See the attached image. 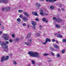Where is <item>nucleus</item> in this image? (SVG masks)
Here are the masks:
<instances>
[{
  "label": "nucleus",
  "instance_id": "13",
  "mask_svg": "<svg viewBox=\"0 0 66 66\" xmlns=\"http://www.w3.org/2000/svg\"><path fill=\"white\" fill-rule=\"evenodd\" d=\"M41 12L40 13V15H42V16H44V13L43 12V10H40Z\"/></svg>",
  "mask_w": 66,
  "mask_h": 66
},
{
  "label": "nucleus",
  "instance_id": "47",
  "mask_svg": "<svg viewBox=\"0 0 66 66\" xmlns=\"http://www.w3.org/2000/svg\"><path fill=\"white\" fill-rule=\"evenodd\" d=\"M12 36L13 37V38H14L15 37V36H14V34H13L12 35Z\"/></svg>",
  "mask_w": 66,
  "mask_h": 66
},
{
  "label": "nucleus",
  "instance_id": "19",
  "mask_svg": "<svg viewBox=\"0 0 66 66\" xmlns=\"http://www.w3.org/2000/svg\"><path fill=\"white\" fill-rule=\"evenodd\" d=\"M56 56L57 57V58H59L61 57V55H60L59 54H57Z\"/></svg>",
  "mask_w": 66,
  "mask_h": 66
},
{
  "label": "nucleus",
  "instance_id": "62",
  "mask_svg": "<svg viewBox=\"0 0 66 66\" xmlns=\"http://www.w3.org/2000/svg\"><path fill=\"white\" fill-rule=\"evenodd\" d=\"M46 1H47V2H48L49 0H46Z\"/></svg>",
  "mask_w": 66,
  "mask_h": 66
},
{
  "label": "nucleus",
  "instance_id": "30",
  "mask_svg": "<svg viewBox=\"0 0 66 66\" xmlns=\"http://www.w3.org/2000/svg\"><path fill=\"white\" fill-rule=\"evenodd\" d=\"M46 18H43L42 19V20L43 21H46Z\"/></svg>",
  "mask_w": 66,
  "mask_h": 66
},
{
  "label": "nucleus",
  "instance_id": "52",
  "mask_svg": "<svg viewBox=\"0 0 66 66\" xmlns=\"http://www.w3.org/2000/svg\"><path fill=\"white\" fill-rule=\"evenodd\" d=\"M36 21H38V20H39V19H36Z\"/></svg>",
  "mask_w": 66,
  "mask_h": 66
},
{
  "label": "nucleus",
  "instance_id": "37",
  "mask_svg": "<svg viewBox=\"0 0 66 66\" xmlns=\"http://www.w3.org/2000/svg\"><path fill=\"white\" fill-rule=\"evenodd\" d=\"M13 64H15V65H16V64L17 63H16V62L15 61H13Z\"/></svg>",
  "mask_w": 66,
  "mask_h": 66
},
{
  "label": "nucleus",
  "instance_id": "48",
  "mask_svg": "<svg viewBox=\"0 0 66 66\" xmlns=\"http://www.w3.org/2000/svg\"><path fill=\"white\" fill-rule=\"evenodd\" d=\"M52 42H55V39H53L52 40Z\"/></svg>",
  "mask_w": 66,
  "mask_h": 66
},
{
  "label": "nucleus",
  "instance_id": "9",
  "mask_svg": "<svg viewBox=\"0 0 66 66\" xmlns=\"http://www.w3.org/2000/svg\"><path fill=\"white\" fill-rule=\"evenodd\" d=\"M36 6H37L38 8H39V7L41 6V4L38 3H37L36 4Z\"/></svg>",
  "mask_w": 66,
  "mask_h": 66
},
{
  "label": "nucleus",
  "instance_id": "60",
  "mask_svg": "<svg viewBox=\"0 0 66 66\" xmlns=\"http://www.w3.org/2000/svg\"><path fill=\"white\" fill-rule=\"evenodd\" d=\"M27 66H30V64H28L27 65Z\"/></svg>",
  "mask_w": 66,
  "mask_h": 66
},
{
  "label": "nucleus",
  "instance_id": "28",
  "mask_svg": "<svg viewBox=\"0 0 66 66\" xmlns=\"http://www.w3.org/2000/svg\"><path fill=\"white\" fill-rule=\"evenodd\" d=\"M23 12V10H18V12L19 13H21Z\"/></svg>",
  "mask_w": 66,
  "mask_h": 66
},
{
  "label": "nucleus",
  "instance_id": "45",
  "mask_svg": "<svg viewBox=\"0 0 66 66\" xmlns=\"http://www.w3.org/2000/svg\"><path fill=\"white\" fill-rule=\"evenodd\" d=\"M56 43L57 44H59V42H58L57 40L56 41Z\"/></svg>",
  "mask_w": 66,
  "mask_h": 66
},
{
  "label": "nucleus",
  "instance_id": "8",
  "mask_svg": "<svg viewBox=\"0 0 66 66\" xmlns=\"http://www.w3.org/2000/svg\"><path fill=\"white\" fill-rule=\"evenodd\" d=\"M4 48H5V49H4V51L5 52H7L9 50V48H8V46H7V47Z\"/></svg>",
  "mask_w": 66,
  "mask_h": 66
},
{
  "label": "nucleus",
  "instance_id": "51",
  "mask_svg": "<svg viewBox=\"0 0 66 66\" xmlns=\"http://www.w3.org/2000/svg\"><path fill=\"white\" fill-rule=\"evenodd\" d=\"M2 3V0H0V3Z\"/></svg>",
  "mask_w": 66,
  "mask_h": 66
},
{
  "label": "nucleus",
  "instance_id": "49",
  "mask_svg": "<svg viewBox=\"0 0 66 66\" xmlns=\"http://www.w3.org/2000/svg\"><path fill=\"white\" fill-rule=\"evenodd\" d=\"M1 34H2V31H0V35Z\"/></svg>",
  "mask_w": 66,
  "mask_h": 66
},
{
  "label": "nucleus",
  "instance_id": "57",
  "mask_svg": "<svg viewBox=\"0 0 66 66\" xmlns=\"http://www.w3.org/2000/svg\"><path fill=\"white\" fill-rule=\"evenodd\" d=\"M45 15H46V16H47V15H48V14L47 13H45Z\"/></svg>",
  "mask_w": 66,
  "mask_h": 66
},
{
  "label": "nucleus",
  "instance_id": "12",
  "mask_svg": "<svg viewBox=\"0 0 66 66\" xmlns=\"http://www.w3.org/2000/svg\"><path fill=\"white\" fill-rule=\"evenodd\" d=\"M2 2L3 3H5V4H6V3H7L8 2V1H7V0H2Z\"/></svg>",
  "mask_w": 66,
  "mask_h": 66
},
{
  "label": "nucleus",
  "instance_id": "15",
  "mask_svg": "<svg viewBox=\"0 0 66 66\" xmlns=\"http://www.w3.org/2000/svg\"><path fill=\"white\" fill-rule=\"evenodd\" d=\"M31 32H29L27 36V38H29L31 36Z\"/></svg>",
  "mask_w": 66,
  "mask_h": 66
},
{
  "label": "nucleus",
  "instance_id": "23",
  "mask_svg": "<svg viewBox=\"0 0 66 66\" xmlns=\"http://www.w3.org/2000/svg\"><path fill=\"white\" fill-rule=\"evenodd\" d=\"M31 42H32V39H30L29 40L28 43L29 44H32Z\"/></svg>",
  "mask_w": 66,
  "mask_h": 66
},
{
  "label": "nucleus",
  "instance_id": "42",
  "mask_svg": "<svg viewBox=\"0 0 66 66\" xmlns=\"http://www.w3.org/2000/svg\"><path fill=\"white\" fill-rule=\"evenodd\" d=\"M19 40V38H16L15 39V41H18Z\"/></svg>",
  "mask_w": 66,
  "mask_h": 66
},
{
  "label": "nucleus",
  "instance_id": "56",
  "mask_svg": "<svg viewBox=\"0 0 66 66\" xmlns=\"http://www.w3.org/2000/svg\"><path fill=\"white\" fill-rule=\"evenodd\" d=\"M58 11H60V9H59V8H58Z\"/></svg>",
  "mask_w": 66,
  "mask_h": 66
},
{
  "label": "nucleus",
  "instance_id": "21",
  "mask_svg": "<svg viewBox=\"0 0 66 66\" xmlns=\"http://www.w3.org/2000/svg\"><path fill=\"white\" fill-rule=\"evenodd\" d=\"M50 10H53L54 9V7L53 6H51L50 7Z\"/></svg>",
  "mask_w": 66,
  "mask_h": 66
},
{
  "label": "nucleus",
  "instance_id": "27",
  "mask_svg": "<svg viewBox=\"0 0 66 66\" xmlns=\"http://www.w3.org/2000/svg\"><path fill=\"white\" fill-rule=\"evenodd\" d=\"M31 62L32 64L34 65L35 64V61L34 60H32L31 61Z\"/></svg>",
  "mask_w": 66,
  "mask_h": 66
},
{
  "label": "nucleus",
  "instance_id": "4",
  "mask_svg": "<svg viewBox=\"0 0 66 66\" xmlns=\"http://www.w3.org/2000/svg\"><path fill=\"white\" fill-rule=\"evenodd\" d=\"M9 56H7L6 57H5L4 56H2L1 58V62H3L4 60L5 61H6L9 59Z\"/></svg>",
  "mask_w": 66,
  "mask_h": 66
},
{
  "label": "nucleus",
  "instance_id": "1",
  "mask_svg": "<svg viewBox=\"0 0 66 66\" xmlns=\"http://www.w3.org/2000/svg\"><path fill=\"white\" fill-rule=\"evenodd\" d=\"M28 54L30 55L32 57H40V56L38 53L36 52H33L32 51H30L28 52Z\"/></svg>",
  "mask_w": 66,
  "mask_h": 66
},
{
  "label": "nucleus",
  "instance_id": "29",
  "mask_svg": "<svg viewBox=\"0 0 66 66\" xmlns=\"http://www.w3.org/2000/svg\"><path fill=\"white\" fill-rule=\"evenodd\" d=\"M40 35V34H38V33H37L35 34V36H39V35Z\"/></svg>",
  "mask_w": 66,
  "mask_h": 66
},
{
  "label": "nucleus",
  "instance_id": "11",
  "mask_svg": "<svg viewBox=\"0 0 66 66\" xmlns=\"http://www.w3.org/2000/svg\"><path fill=\"white\" fill-rule=\"evenodd\" d=\"M31 23L33 25V26H36V22L33 21H31Z\"/></svg>",
  "mask_w": 66,
  "mask_h": 66
},
{
  "label": "nucleus",
  "instance_id": "59",
  "mask_svg": "<svg viewBox=\"0 0 66 66\" xmlns=\"http://www.w3.org/2000/svg\"><path fill=\"white\" fill-rule=\"evenodd\" d=\"M46 22H48V20H46V21H45Z\"/></svg>",
  "mask_w": 66,
  "mask_h": 66
},
{
  "label": "nucleus",
  "instance_id": "5",
  "mask_svg": "<svg viewBox=\"0 0 66 66\" xmlns=\"http://www.w3.org/2000/svg\"><path fill=\"white\" fill-rule=\"evenodd\" d=\"M6 12H9L11 10V7L10 6H7L5 8Z\"/></svg>",
  "mask_w": 66,
  "mask_h": 66
},
{
  "label": "nucleus",
  "instance_id": "38",
  "mask_svg": "<svg viewBox=\"0 0 66 66\" xmlns=\"http://www.w3.org/2000/svg\"><path fill=\"white\" fill-rule=\"evenodd\" d=\"M57 18H55V17H54L53 18V20H56V19H57Z\"/></svg>",
  "mask_w": 66,
  "mask_h": 66
},
{
  "label": "nucleus",
  "instance_id": "32",
  "mask_svg": "<svg viewBox=\"0 0 66 66\" xmlns=\"http://www.w3.org/2000/svg\"><path fill=\"white\" fill-rule=\"evenodd\" d=\"M22 25L24 27H26V23H23L22 24Z\"/></svg>",
  "mask_w": 66,
  "mask_h": 66
},
{
  "label": "nucleus",
  "instance_id": "43",
  "mask_svg": "<svg viewBox=\"0 0 66 66\" xmlns=\"http://www.w3.org/2000/svg\"><path fill=\"white\" fill-rule=\"evenodd\" d=\"M61 10H62V12H64V9L63 8H62Z\"/></svg>",
  "mask_w": 66,
  "mask_h": 66
},
{
  "label": "nucleus",
  "instance_id": "61",
  "mask_svg": "<svg viewBox=\"0 0 66 66\" xmlns=\"http://www.w3.org/2000/svg\"><path fill=\"white\" fill-rule=\"evenodd\" d=\"M53 1H56V0H53Z\"/></svg>",
  "mask_w": 66,
  "mask_h": 66
},
{
  "label": "nucleus",
  "instance_id": "41",
  "mask_svg": "<svg viewBox=\"0 0 66 66\" xmlns=\"http://www.w3.org/2000/svg\"><path fill=\"white\" fill-rule=\"evenodd\" d=\"M48 2H52V0H48Z\"/></svg>",
  "mask_w": 66,
  "mask_h": 66
},
{
  "label": "nucleus",
  "instance_id": "55",
  "mask_svg": "<svg viewBox=\"0 0 66 66\" xmlns=\"http://www.w3.org/2000/svg\"><path fill=\"white\" fill-rule=\"evenodd\" d=\"M4 10H5V9H2V11H4Z\"/></svg>",
  "mask_w": 66,
  "mask_h": 66
},
{
  "label": "nucleus",
  "instance_id": "53",
  "mask_svg": "<svg viewBox=\"0 0 66 66\" xmlns=\"http://www.w3.org/2000/svg\"><path fill=\"white\" fill-rule=\"evenodd\" d=\"M4 27L3 26L2 28H1V29H4Z\"/></svg>",
  "mask_w": 66,
  "mask_h": 66
},
{
  "label": "nucleus",
  "instance_id": "26",
  "mask_svg": "<svg viewBox=\"0 0 66 66\" xmlns=\"http://www.w3.org/2000/svg\"><path fill=\"white\" fill-rule=\"evenodd\" d=\"M43 55H44V56H47V55H49V54H46L45 53V54H43Z\"/></svg>",
  "mask_w": 66,
  "mask_h": 66
},
{
  "label": "nucleus",
  "instance_id": "50",
  "mask_svg": "<svg viewBox=\"0 0 66 66\" xmlns=\"http://www.w3.org/2000/svg\"><path fill=\"white\" fill-rule=\"evenodd\" d=\"M40 28V29H41V28H42V26H41L40 25L39 27Z\"/></svg>",
  "mask_w": 66,
  "mask_h": 66
},
{
  "label": "nucleus",
  "instance_id": "40",
  "mask_svg": "<svg viewBox=\"0 0 66 66\" xmlns=\"http://www.w3.org/2000/svg\"><path fill=\"white\" fill-rule=\"evenodd\" d=\"M51 49L52 51H55V50H54V48H51Z\"/></svg>",
  "mask_w": 66,
  "mask_h": 66
},
{
  "label": "nucleus",
  "instance_id": "24",
  "mask_svg": "<svg viewBox=\"0 0 66 66\" xmlns=\"http://www.w3.org/2000/svg\"><path fill=\"white\" fill-rule=\"evenodd\" d=\"M47 43V42L45 40V42L42 43V44H43V45H46Z\"/></svg>",
  "mask_w": 66,
  "mask_h": 66
},
{
  "label": "nucleus",
  "instance_id": "35",
  "mask_svg": "<svg viewBox=\"0 0 66 66\" xmlns=\"http://www.w3.org/2000/svg\"><path fill=\"white\" fill-rule=\"evenodd\" d=\"M65 52V50H63L62 51V53H64Z\"/></svg>",
  "mask_w": 66,
  "mask_h": 66
},
{
  "label": "nucleus",
  "instance_id": "7",
  "mask_svg": "<svg viewBox=\"0 0 66 66\" xmlns=\"http://www.w3.org/2000/svg\"><path fill=\"white\" fill-rule=\"evenodd\" d=\"M32 15H34L35 16H38V15L37 14V12H33L32 13Z\"/></svg>",
  "mask_w": 66,
  "mask_h": 66
},
{
  "label": "nucleus",
  "instance_id": "14",
  "mask_svg": "<svg viewBox=\"0 0 66 66\" xmlns=\"http://www.w3.org/2000/svg\"><path fill=\"white\" fill-rule=\"evenodd\" d=\"M57 37H59L60 38H61L63 37V36L61 35L58 34L57 35Z\"/></svg>",
  "mask_w": 66,
  "mask_h": 66
},
{
  "label": "nucleus",
  "instance_id": "22",
  "mask_svg": "<svg viewBox=\"0 0 66 66\" xmlns=\"http://www.w3.org/2000/svg\"><path fill=\"white\" fill-rule=\"evenodd\" d=\"M23 19L24 20H27L28 19V18L26 17H24L23 18Z\"/></svg>",
  "mask_w": 66,
  "mask_h": 66
},
{
  "label": "nucleus",
  "instance_id": "64",
  "mask_svg": "<svg viewBox=\"0 0 66 66\" xmlns=\"http://www.w3.org/2000/svg\"><path fill=\"white\" fill-rule=\"evenodd\" d=\"M10 55H12V54H10Z\"/></svg>",
  "mask_w": 66,
  "mask_h": 66
},
{
  "label": "nucleus",
  "instance_id": "2",
  "mask_svg": "<svg viewBox=\"0 0 66 66\" xmlns=\"http://www.w3.org/2000/svg\"><path fill=\"white\" fill-rule=\"evenodd\" d=\"M2 38L4 40H7L10 38V36L7 34H3Z\"/></svg>",
  "mask_w": 66,
  "mask_h": 66
},
{
  "label": "nucleus",
  "instance_id": "18",
  "mask_svg": "<svg viewBox=\"0 0 66 66\" xmlns=\"http://www.w3.org/2000/svg\"><path fill=\"white\" fill-rule=\"evenodd\" d=\"M55 27L56 28H60L61 27H60V25H59L58 24H56L55 25Z\"/></svg>",
  "mask_w": 66,
  "mask_h": 66
},
{
  "label": "nucleus",
  "instance_id": "63",
  "mask_svg": "<svg viewBox=\"0 0 66 66\" xmlns=\"http://www.w3.org/2000/svg\"><path fill=\"white\" fill-rule=\"evenodd\" d=\"M40 1H44V0H40Z\"/></svg>",
  "mask_w": 66,
  "mask_h": 66
},
{
  "label": "nucleus",
  "instance_id": "3",
  "mask_svg": "<svg viewBox=\"0 0 66 66\" xmlns=\"http://www.w3.org/2000/svg\"><path fill=\"white\" fill-rule=\"evenodd\" d=\"M0 44L3 48H6L7 47V45H6V44L4 43V42H1V41H0Z\"/></svg>",
  "mask_w": 66,
  "mask_h": 66
},
{
  "label": "nucleus",
  "instance_id": "16",
  "mask_svg": "<svg viewBox=\"0 0 66 66\" xmlns=\"http://www.w3.org/2000/svg\"><path fill=\"white\" fill-rule=\"evenodd\" d=\"M46 41L47 42H50L51 41V40L50 39H49V38H47L46 39Z\"/></svg>",
  "mask_w": 66,
  "mask_h": 66
},
{
  "label": "nucleus",
  "instance_id": "10",
  "mask_svg": "<svg viewBox=\"0 0 66 66\" xmlns=\"http://www.w3.org/2000/svg\"><path fill=\"white\" fill-rule=\"evenodd\" d=\"M23 14L24 15H25L26 16H27V17H29L30 16L28 14V13L27 12H23Z\"/></svg>",
  "mask_w": 66,
  "mask_h": 66
},
{
  "label": "nucleus",
  "instance_id": "39",
  "mask_svg": "<svg viewBox=\"0 0 66 66\" xmlns=\"http://www.w3.org/2000/svg\"><path fill=\"white\" fill-rule=\"evenodd\" d=\"M5 43H6V44H9V42L8 41H6L5 42Z\"/></svg>",
  "mask_w": 66,
  "mask_h": 66
},
{
  "label": "nucleus",
  "instance_id": "36",
  "mask_svg": "<svg viewBox=\"0 0 66 66\" xmlns=\"http://www.w3.org/2000/svg\"><path fill=\"white\" fill-rule=\"evenodd\" d=\"M9 41L10 42V43H12L13 42V40L12 39H11Z\"/></svg>",
  "mask_w": 66,
  "mask_h": 66
},
{
  "label": "nucleus",
  "instance_id": "54",
  "mask_svg": "<svg viewBox=\"0 0 66 66\" xmlns=\"http://www.w3.org/2000/svg\"><path fill=\"white\" fill-rule=\"evenodd\" d=\"M21 5H20L18 7L19 8H20V7H21Z\"/></svg>",
  "mask_w": 66,
  "mask_h": 66
},
{
  "label": "nucleus",
  "instance_id": "58",
  "mask_svg": "<svg viewBox=\"0 0 66 66\" xmlns=\"http://www.w3.org/2000/svg\"><path fill=\"white\" fill-rule=\"evenodd\" d=\"M30 27V26H29V25H28L27 26V28H29V27Z\"/></svg>",
  "mask_w": 66,
  "mask_h": 66
},
{
  "label": "nucleus",
  "instance_id": "44",
  "mask_svg": "<svg viewBox=\"0 0 66 66\" xmlns=\"http://www.w3.org/2000/svg\"><path fill=\"white\" fill-rule=\"evenodd\" d=\"M62 4H59V7H62Z\"/></svg>",
  "mask_w": 66,
  "mask_h": 66
},
{
  "label": "nucleus",
  "instance_id": "17",
  "mask_svg": "<svg viewBox=\"0 0 66 66\" xmlns=\"http://www.w3.org/2000/svg\"><path fill=\"white\" fill-rule=\"evenodd\" d=\"M25 44L27 45V46H31V44H30L29 43H28L25 42Z\"/></svg>",
  "mask_w": 66,
  "mask_h": 66
},
{
  "label": "nucleus",
  "instance_id": "20",
  "mask_svg": "<svg viewBox=\"0 0 66 66\" xmlns=\"http://www.w3.org/2000/svg\"><path fill=\"white\" fill-rule=\"evenodd\" d=\"M54 48H56L57 49H58V48H59V46H57L56 45H54Z\"/></svg>",
  "mask_w": 66,
  "mask_h": 66
},
{
  "label": "nucleus",
  "instance_id": "25",
  "mask_svg": "<svg viewBox=\"0 0 66 66\" xmlns=\"http://www.w3.org/2000/svg\"><path fill=\"white\" fill-rule=\"evenodd\" d=\"M17 21L18 22H20L21 21V20L19 18H18L17 19Z\"/></svg>",
  "mask_w": 66,
  "mask_h": 66
},
{
  "label": "nucleus",
  "instance_id": "6",
  "mask_svg": "<svg viewBox=\"0 0 66 66\" xmlns=\"http://www.w3.org/2000/svg\"><path fill=\"white\" fill-rule=\"evenodd\" d=\"M56 21L59 23H61L62 21V20L60 19H57L56 20Z\"/></svg>",
  "mask_w": 66,
  "mask_h": 66
},
{
  "label": "nucleus",
  "instance_id": "33",
  "mask_svg": "<svg viewBox=\"0 0 66 66\" xmlns=\"http://www.w3.org/2000/svg\"><path fill=\"white\" fill-rule=\"evenodd\" d=\"M32 28L33 29H35L36 28V26H32Z\"/></svg>",
  "mask_w": 66,
  "mask_h": 66
},
{
  "label": "nucleus",
  "instance_id": "34",
  "mask_svg": "<svg viewBox=\"0 0 66 66\" xmlns=\"http://www.w3.org/2000/svg\"><path fill=\"white\" fill-rule=\"evenodd\" d=\"M50 53H51V55H53H53H54V54H53V53L51 52Z\"/></svg>",
  "mask_w": 66,
  "mask_h": 66
},
{
  "label": "nucleus",
  "instance_id": "31",
  "mask_svg": "<svg viewBox=\"0 0 66 66\" xmlns=\"http://www.w3.org/2000/svg\"><path fill=\"white\" fill-rule=\"evenodd\" d=\"M23 16V15H22V14L20 15L19 16V17L20 18H23V17L22 16Z\"/></svg>",
  "mask_w": 66,
  "mask_h": 66
},
{
  "label": "nucleus",
  "instance_id": "46",
  "mask_svg": "<svg viewBox=\"0 0 66 66\" xmlns=\"http://www.w3.org/2000/svg\"><path fill=\"white\" fill-rule=\"evenodd\" d=\"M52 61V60H48V62H51Z\"/></svg>",
  "mask_w": 66,
  "mask_h": 66
}]
</instances>
